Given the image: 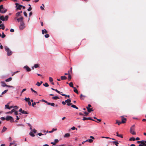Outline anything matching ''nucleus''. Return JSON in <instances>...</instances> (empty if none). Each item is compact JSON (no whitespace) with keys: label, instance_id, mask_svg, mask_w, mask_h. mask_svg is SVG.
<instances>
[{"label":"nucleus","instance_id":"obj_1","mask_svg":"<svg viewBox=\"0 0 146 146\" xmlns=\"http://www.w3.org/2000/svg\"><path fill=\"white\" fill-rule=\"evenodd\" d=\"M5 49L6 51L7 52V55L8 56H10L11 55L12 52L10 50L9 48L7 46H5Z\"/></svg>","mask_w":146,"mask_h":146},{"label":"nucleus","instance_id":"obj_2","mask_svg":"<svg viewBox=\"0 0 146 146\" xmlns=\"http://www.w3.org/2000/svg\"><path fill=\"white\" fill-rule=\"evenodd\" d=\"M135 129V125H133L130 128V132L131 134L133 135H135L136 133L134 131Z\"/></svg>","mask_w":146,"mask_h":146},{"label":"nucleus","instance_id":"obj_3","mask_svg":"<svg viewBox=\"0 0 146 146\" xmlns=\"http://www.w3.org/2000/svg\"><path fill=\"white\" fill-rule=\"evenodd\" d=\"M8 15H6L4 17L3 15H2L0 17V19L3 21H6L8 20Z\"/></svg>","mask_w":146,"mask_h":146},{"label":"nucleus","instance_id":"obj_4","mask_svg":"<svg viewBox=\"0 0 146 146\" xmlns=\"http://www.w3.org/2000/svg\"><path fill=\"white\" fill-rule=\"evenodd\" d=\"M6 120L7 121H9L10 122L12 123L14 122V119L11 116H7L6 118Z\"/></svg>","mask_w":146,"mask_h":146},{"label":"nucleus","instance_id":"obj_5","mask_svg":"<svg viewBox=\"0 0 146 146\" xmlns=\"http://www.w3.org/2000/svg\"><path fill=\"white\" fill-rule=\"evenodd\" d=\"M20 24L19 29L20 30H22L25 27V24L24 22H21Z\"/></svg>","mask_w":146,"mask_h":146},{"label":"nucleus","instance_id":"obj_6","mask_svg":"<svg viewBox=\"0 0 146 146\" xmlns=\"http://www.w3.org/2000/svg\"><path fill=\"white\" fill-rule=\"evenodd\" d=\"M15 4L16 5V7L17 9H21V7L23 6V5H20L19 3H16Z\"/></svg>","mask_w":146,"mask_h":146},{"label":"nucleus","instance_id":"obj_7","mask_svg":"<svg viewBox=\"0 0 146 146\" xmlns=\"http://www.w3.org/2000/svg\"><path fill=\"white\" fill-rule=\"evenodd\" d=\"M83 120H92V121H94L96 122H97L96 121H95L93 119H92L91 117H83V119H82Z\"/></svg>","mask_w":146,"mask_h":146},{"label":"nucleus","instance_id":"obj_8","mask_svg":"<svg viewBox=\"0 0 146 146\" xmlns=\"http://www.w3.org/2000/svg\"><path fill=\"white\" fill-rule=\"evenodd\" d=\"M24 68L25 69L27 72H30L31 69L27 65L25 66L24 67Z\"/></svg>","mask_w":146,"mask_h":146},{"label":"nucleus","instance_id":"obj_9","mask_svg":"<svg viewBox=\"0 0 146 146\" xmlns=\"http://www.w3.org/2000/svg\"><path fill=\"white\" fill-rule=\"evenodd\" d=\"M23 17H21L17 19V20L18 22H24L23 21Z\"/></svg>","mask_w":146,"mask_h":146},{"label":"nucleus","instance_id":"obj_10","mask_svg":"<svg viewBox=\"0 0 146 146\" xmlns=\"http://www.w3.org/2000/svg\"><path fill=\"white\" fill-rule=\"evenodd\" d=\"M1 86L3 87H5L7 86V85L6 84V83L4 82H1Z\"/></svg>","mask_w":146,"mask_h":146},{"label":"nucleus","instance_id":"obj_11","mask_svg":"<svg viewBox=\"0 0 146 146\" xmlns=\"http://www.w3.org/2000/svg\"><path fill=\"white\" fill-rule=\"evenodd\" d=\"M30 135L33 137H34L35 136V135L34 133L32 131V130H31L30 133H29Z\"/></svg>","mask_w":146,"mask_h":146},{"label":"nucleus","instance_id":"obj_12","mask_svg":"<svg viewBox=\"0 0 146 146\" xmlns=\"http://www.w3.org/2000/svg\"><path fill=\"white\" fill-rule=\"evenodd\" d=\"M9 103H8L7 104L5 105V109H7L9 110H10V107L9 106Z\"/></svg>","mask_w":146,"mask_h":146},{"label":"nucleus","instance_id":"obj_13","mask_svg":"<svg viewBox=\"0 0 146 146\" xmlns=\"http://www.w3.org/2000/svg\"><path fill=\"white\" fill-rule=\"evenodd\" d=\"M86 108L87 109L88 112L89 113H90L91 111H93V110H92V108H89L88 107H86Z\"/></svg>","mask_w":146,"mask_h":146},{"label":"nucleus","instance_id":"obj_14","mask_svg":"<svg viewBox=\"0 0 146 146\" xmlns=\"http://www.w3.org/2000/svg\"><path fill=\"white\" fill-rule=\"evenodd\" d=\"M8 91V90H5L2 93L1 95H0V97H2V95L6 93Z\"/></svg>","mask_w":146,"mask_h":146},{"label":"nucleus","instance_id":"obj_15","mask_svg":"<svg viewBox=\"0 0 146 146\" xmlns=\"http://www.w3.org/2000/svg\"><path fill=\"white\" fill-rule=\"evenodd\" d=\"M126 119L125 118H122V121H121V123H125Z\"/></svg>","mask_w":146,"mask_h":146},{"label":"nucleus","instance_id":"obj_16","mask_svg":"<svg viewBox=\"0 0 146 146\" xmlns=\"http://www.w3.org/2000/svg\"><path fill=\"white\" fill-rule=\"evenodd\" d=\"M3 9V10H1V13H5L7 11V9H4V8Z\"/></svg>","mask_w":146,"mask_h":146},{"label":"nucleus","instance_id":"obj_17","mask_svg":"<svg viewBox=\"0 0 146 146\" xmlns=\"http://www.w3.org/2000/svg\"><path fill=\"white\" fill-rule=\"evenodd\" d=\"M52 98L53 100H56L59 99V98L57 96H53Z\"/></svg>","mask_w":146,"mask_h":146},{"label":"nucleus","instance_id":"obj_18","mask_svg":"<svg viewBox=\"0 0 146 146\" xmlns=\"http://www.w3.org/2000/svg\"><path fill=\"white\" fill-rule=\"evenodd\" d=\"M61 79L62 80H65L67 79V77L65 76H61Z\"/></svg>","mask_w":146,"mask_h":146},{"label":"nucleus","instance_id":"obj_19","mask_svg":"<svg viewBox=\"0 0 146 146\" xmlns=\"http://www.w3.org/2000/svg\"><path fill=\"white\" fill-rule=\"evenodd\" d=\"M70 135L69 133H67L65 134L64 135V137H68L70 136Z\"/></svg>","mask_w":146,"mask_h":146},{"label":"nucleus","instance_id":"obj_20","mask_svg":"<svg viewBox=\"0 0 146 146\" xmlns=\"http://www.w3.org/2000/svg\"><path fill=\"white\" fill-rule=\"evenodd\" d=\"M74 89V91L77 94H79L76 88L75 87H74V88H73Z\"/></svg>","mask_w":146,"mask_h":146},{"label":"nucleus","instance_id":"obj_21","mask_svg":"<svg viewBox=\"0 0 146 146\" xmlns=\"http://www.w3.org/2000/svg\"><path fill=\"white\" fill-rule=\"evenodd\" d=\"M42 33L43 34H44V33H47V31L45 29H44H44L42 30Z\"/></svg>","mask_w":146,"mask_h":146},{"label":"nucleus","instance_id":"obj_22","mask_svg":"<svg viewBox=\"0 0 146 146\" xmlns=\"http://www.w3.org/2000/svg\"><path fill=\"white\" fill-rule=\"evenodd\" d=\"M12 80L11 77H9V78L6 79L5 80L6 82H9L11 81Z\"/></svg>","mask_w":146,"mask_h":146},{"label":"nucleus","instance_id":"obj_23","mask_svg":"<svg viewBox=\"0 0 146 146\" xmlns=\"http://www.w3.org/2000/svg\"><path fill=\"white\" fill-rule=\"evenodd\" d=\"M144 142H145V141L142 140V141H137V143H141V144H143V143Z\"/></svg>","mask_w":146,"mask_h":146},{"label":"nucleus","instance_id":"obj_24","mask_svg":"<svg viewBox=\"0 0 146 146\" xmlns=\"http://www.w3.org/2000/svg\"><path fill=\"white\" fill-rule=\"evenodd\" d=\"M15 112V109H13L11 111H9V112H7L6 113H12L13 112Z\"/></svg>","mask_w":146,"mask_h":146},{"label":"nucleus","instance_id":"obj_25","mask_svg":"<svg viewBox=\"0 0 146 146\" xmlns=\"http://www.w3.org/2000/svg\"><path fill=\"white\" fill-rule=\"evenodd\" d=\"M39 64H35L34 65V67L35 68H36L38 67H39Z\"/></svg>","mask_w":146,"mask_h":146},{"label":"nucleus","instance_id":"obj_26","mask_svg":"<svg viewBox=\"0 0 146 146\" xmlns=\"http://www.w3.org/2000/svg\"><path fill=\"white\" fill-rule=\"evenodd\" d=\"M112 142L116 145V146H118L117 144H118V143L117 141H113Z\"/></svg>","mask_w":146,"mask_h":146},{"label":"nucleus","instance_id":"obj_27","mask_svg":"<svg viewBox=\"0 0 146 146\" xmlns=\"http://www.w3.org/2000/svg\"><path fill=\"white\" fill-rule=\"evenodd\" d=\"M57 130V129H54L53 128L51 131H49V133H52L54 131H56Z\"/></svg>","mask_w":146,"mask_h":146},{"label":"nucleus","instance_id":"obj_28","mask_svg":"<svg viewBox=\"0 0 146 146\" xmlns=\"http://www.w3.org/2000/svg\"><path fill=\"white\" fill-rule=\"evenodd\" d=\"M118 137H121V138H123V136L121 135H119L118 134V132L116 133V135Z\"/></svg>","mask_w":146,"mask_h":146},{"label":"nucleus","instance_id":"obj_29","mask_svg":"<svg viewBox=\"0 0 146 146\" xmlns=\"http://www.w3.org/2000/svg\"><path fill=\"white\" fill-rule=\"evenodd\" d=\"M71 107L74 108H75L76 109H78V108L74 105H72Z\"/></svg>","mask_w":146,"mask_h":146},{"label":"nucleus","instance_id":"obj_30","mask_svg":"<svg viewBox=\"0 0 146 146\" xmlns=\"http://www.w3.org/2000/svg\"><path fill=\"white\" fill-rule=\"evenodd\" d=\"M69 85L70 87H72L73 88L74 87L73 86V83L72 82H70L69 83Z\"/></svg>","mask_w":146,"mask_h":146},{"label":"nucleus","instance_id":"obj_31","mask_svg":"<svg viewBox=\"0 0 146 146\" xmlns=\"http://www.w3.org/2000/svg\"><path fill=\"white\" fill-rule=\"evenodd\" d=\"M7 129V128L5 127H3V129L2 130V132H4Z\"/></svg>","mask_w":146,"mask_h":146},{"label":"nucleus","instance_id":"obj_32","mask_svg":"<svg viewBox=\"0 0 146 146\" xmlns=\"http://www.w3.org/2000/svg\"><path fill=\"white\" fill-rule=\"evenodd\" d=\"M21 113L23 114H28V113L26 111L24 110H23Z\"/></svg>","mask_w":146,"mask_h":146},{"label":"nucleus","instance_id":"obj_33","mask_svg":"<svg viewBox=\"0 0 146 146\" xmlns=\"http://www.w3.org/2000/svg\"><path fill=\"white\" fill-rule=\"evenodd\" d=\"M65 102L66 103H70L71 101V100L70 99H67V100H66Z\"/></svg>","mask_w":146,"mask_h":146},{"label":"nucleus","instance_id":"obj_34","mask_svg":"<svg viewBox=\"0 0 146 146\" xmlns=\"http://www.w3.org/2000/svg\"><path fill=\"white\" fill-rule=\"evenodd\" d=\"M24 100L26 102H28L29 101L30 98H25Z\"/></svg>","mask_w":146,"mask_h":146},{"label":"nucleus","instance_id":"obj_35","mask_svg":"<svg viewBox=\"0 0 146 146\" xmlns=\"http://www.w3.org/2000/svg\"><path fill=\"white\" fill-rule=\"evenodd\" d=\"M61 95L62 96H64L65 98H66V97L69 98V97H70V95H67L65 94H61Z\"/></svg>","mask_w":146,"mask_h":146},{"label":"nucleus","instance_id":"obj_36","mask_svg":"<svg viewBox=\"0 0 146 146\" xmlns=\"http://www.w3.org/2000/svg\"><path fill=\"white\" fill-rule=\"evenodd\" d=\"M44 86L46 87H48L49 86V85L47 83H45L44 84H43Z\"/></svg>","mask_w":146,"mask_h":146},{"label":"nucleus","instance_id":"obj_37","mask_svg":"<svg viewBox=\"0 0 146 146\" xmlns=\"http://www.w3.org/2000/svg\"><path fill=\"white\" fill-rule=\"evenodd\" d=\"M41 85V83H40L38 82H37L36 84V85L38 86H39Z\"/></svg>","mask_w":146,"mask_h":146},{"label":"nucleus","instance_id":"obj_38","mask_svg":"<svg viewBox=\"0 0 146 146\" xmlns=\"http://www.w3.org/2000/svg\"><path fill=\"white\" fill-rule=\"evenodd\" d=\"M135 140V139L134 137H131L129 139V141H134Z\"/></svg>","mask_w":146,"mask_h":146},{"label":"nucleus","instance_id":"obj_39","mask_svg":"<svg viewBox=\"0 0 146 146\" xmlns=\"http://www.w3.org/2000/svg\"><path fill=\"white\" fill-rule=\"evenodd\" d=\"M116 123L118 125H119L120 124L122 123H121V121H118L117 120H116Z\"/></svg>","mask_w":146,"mask_h":146},{"label":"nucleus","instance_id":"obj_40","mask_svg":"<svg viewBox=\"0 0 146 146\" xmlns=\"http://www.w3.org/2000/svg\"><path fill=\"white\" fill-rule=\"evenodd\" d=\"M31 90L32 92H33L35 93H36V94H37V92L36 91H35V90H34L32 88H31Z\"/></svg>","mask_w":146,"mask_h":146},{"label":"nucleus","instance_id":"obj_41","mask_svg":"<svg viewBox=\"0 0 146 146\" xmlns=\"http://www.w3.org/2000/svg\"><path fill=\"white\" fill-rule=\"evenodd\" d=\"M3 9V5H1L0 6V12H1V11L2 10V9Z\"/></svg>","mask_w":146,"mask_h":146},{"label":"nucleus","instance_id":"obj_42","mask_svg":"<svg viewBox=\"0 0 146 146\" xmlns=\"http://www.w3.org/2000/svg\"><path fill=\"white\" fill-rule=\"evenodd\" d=\"M20 13L19 12H17L15 15L16 17H18L20 16Z\"/></svg>","mask_w":146,"mask_h":146},{"label":"nucleus","instance_id":"obj_43","mask_svg":"<svg viewBox=\"0 0 146 146\" xmlns=\"http://www.w3.org/2000/svg\"><path fill=\"white\" fill-rule=\"evenodd\" d=\"M49 80L50 82H52L53 81V79L52 78L50 77L49 78Z\"/></svg>","mask_w":146,"mask_h":146},{"label":"nucleus","instance_id":"obj_44","mask_svg":"<svg viewBox=\"0 0 146 146\" xmlns=\"http://www.w3.org/2000/svg\"><path fill=\"white\" fill-rule=\"evenodd\" d=\"M18 108V107L17 106H14V109H15V110H17Z\"/></svg>","mask_w":146,"mask_h":146},{"label":"nucleus","instance_id":"obj_45","mask_svg":"<svg viewBox=\"0 0 146 146\" xmlns=\"http://www.w3.org/2000/svg\"><path fill=\"white\" fill-rule=\"evenodd\" d=\"M17 126H21L23 127H24V126L22 124H17Z\"/></svg>","mask_w":146,"mask_h":146},{"label":"nucleus","instance_id":"obj_46","mask_svg":"<svg viewBox=\"0 0 146 146\" xmlns=\"http://www.w3.org/2000/svg\"><path fill=\"white\" fill-rule=\"evenodd\" d=\"M2 27H1V28H0V29H2V30H4V29L5 28V26L4 25V24H3V25L2 26Z\"/></svg>","mask_w":146,"mask_h":146},{"label":"nucleus","instance_id":"obj_47","mask_svg":"<svg viewBox=\"0 0 146 146\" xmlns=\"http://www.w3.org/2000/svg\"><path fill=\"white\" fill-rule=\"evenodd\" d=\"M6 87H9V88H12L13 89L14 88V86H11L7 85V86H6Z\"/></svg>","mask_w":146,"mask_h":146},{"label":"nucleus","instance_id":"obj_48","mask_svg":"<svg viewBox=\"0 0 146 146\" xmlns=\"http://www.w3.org/2000/svg\"><path fill=\"white\" fill-rule=\"evenodd\" d=\"M45 37L46 38H48L49 37V35L48 34H46L45 35Z\"/></svg>","mask_w":146,"mask_h":146},{"label":"nucleus","instance_id":"obj_49","mask_svg":"<svg viewBox=\"0 0 146 146\" xmlns=\"http://www.w3.org/2000/svg\"><path fill=\"white\" fill-rule=\"evenodd\" d=\"M23 13H24V15L25 17H27V13H26V12H25V11Z\"/></svg>","mask_w":146,"mask_h":146},{"label":"nucleus","instance_id":"obj_50","mask_svg":"<svg viewBox=\"0 0 146 146\" xmlns=\"http://www.w3.org/2000/svg\"><path fill=\"white\" fill-rule=\"evenodd\" d=\"M46 133H45L44 134V135H46ZM38 135L39 136H40L41 135H44V134H42L41 133H38Z\"/></svg>","mask_w":146,"mask_h":146},{"label":"nucleus","instance_id":"obj_51","mask_svg":"<svg viewBox=\"0 0 146 146\" xmlns=\"http://www.w3.org/2000/svg\"><path fill=\"white\" fill-rule=\"evenodd\" d=\"M50 105L53 107H54L55 106V104L54 103H50Z\"/></svg>","mask_w":146,"mask_h":146},{"label":"nucleus","instance_id":"obj_52","mask_svg":"<svg viewBox=\"0 0 146 146\" xmlns=\"http://www.w3.org/2000/svg\"><path fill=\"white\" fill-rule=\"evenodd\" d=\"M88 142L90 143H92L93 142V140L92 139H88Z\"/></svg>","mask_w":146,"mask_h":146},{"label":"nucleus","instance_id":"obj_53","mask_svg":"<svg viewBox=\"0 0 146 146\" xmlns=\"http://www.w3.org/2000/svg\"><path fill=\"white\" fill-rule=\"evenodd\" d=\"M32 131L34 133H35L36 132V129H33V130Z\"/></svg>","mask_w":146,"mask_h":146},{"label":"nucleus","instance_id":"obj_54","mask_svg":"<svg viewBox=\"0 0 146 146\" xmlns=\"http://www.w3.org/2000/svg\"><path fill=\"white\" fill-rule=\"evenodd\" d=\"M14 112V114L15 115H17L18 114V111H15V112Z\"/></svg>","mask_w":146,"mask_h":146},{"label":"nucleus","instance_id":"obj_55","mask_svg":"<svg viewBox=\"0 0 146 146\" xmlns=\"http://www.w3.org/2000/svg\"><path fill=\"white\" fill-rule=\"evenodd\" d=\"M71 129L72 130H74L75 129H76V130L77 129V128H76L74 127H71Z\"/></svg>","mask_w":146,"mask_h":146},{"label":"nucleus","instance_id":"obj_56","mask_svg":"<svg viewBox=\"0 0 146 146\" xmlns=\"http://www.w3.org/2000/svg\"><path fill=\"white\" fill-rule=\"evenodd\" d=\"M1 119L3 120H6V118H5L4 117H1Z\"/></svg>","mask_w":146,"mask_h":146},{"label":"nucleus","instance_id":"obj_57","mask_svg":"<svg viewBox=\"0 0 146 146\" xmlns=\"http://www.w3.org/2000/svg\"><path fill=\"white\" fill-rule=\"evenodd\" d=\"M54 141L55 143H57L58 142V139H54Z\"/></svg>","mask_w":146,"mask_h":146},{"label":"nucleus","instance_id":"obj_58","mask_svg":"<svg viewBox=\"0 0 146 146\" xmlns=\"http://www.w3.org/2000/svg\"><path fill=\"white\" fill-rule=\"evenodd\" d=\"M32 9V8L31 7H29L28 9L27 10L28 11H30Z\"/></svg>","mask_w":146,"mask_h":146},{"label":"nucleus","instance_id":"obj_59","mask_svg":"<svg viewBox=\"0 0 146 146\" xmlns=\"http://www.w3.org/2000/svg\"><path fill=\"white\" fill-rule=\"evenodd\" d=\"M26 88L23 89L22 90V91H21V94H22V93H23L25 91H26Z\"/></svg>","mask_w":146,"mask_h":146},{"label":"nucleus","instance_id":"obj_60","mask_svg":"<svg viewBox=\"0 0 146 146\" xmlns=\"http://www.w3.org/2000/svg\"><path fill=\"white\" fill-rule=\"evenodd\" d=\"M68 78L69 80L71 79V76H70V74L68 76Z\"/></svg>","mask_w":146,"mask_h":146},{"label":"nucleus","instance_id":"obj_61","mask_svg":"<svg viewBox=\"0 0 146 146\" xmlns=\"http://www.w3.org/2000/svg\"><path fill=\"white\" fill-rule=\"evenodd\" d=\"M62 104L63 105H64L66 104V102H65V101H62Z\"/></svg>","mask_w":146,"mask_h":146},{"label":"nucleus","instance_id":"obj_62","mask_svg":"<svg viewBox=\"0 0 146 146\" xmlns=\"http://www.w3.org/2000/svg\"><path fill=\"white\" fill-rule=\"evenodd\" d=\"M72 105V104L71 103H67V105L68 106H70L71 105Z\"/></svg>","mask_w":146,"mask_h":146},{"label":"nucleus","instance_id":"obj_63","mask_svg":"<svg viewBox=\"0 0 146 146\" xmlns=\"http://www.w3.org/2000/svg\"><path fill=\"white\" fill-rule=\"evenodd\" d=\"M14 31V29H11L10 30V31L11 32H13Z\"/></svg>","mask_w":146,"mask_h":146},{"label":"nucleus","instance_id":"obj_64","mask_svg":"<svg viewBox=\"0 0 146 146\" xmlns=\"http://www.w3.org/2000/svg\"><path fill=\"white\" fill-rule=\"evenodd\" d=\"M36 103L35 102H34L32 104V106L34 107V106L36 105Z\"/></svg>","mask_w":146,"mask_h":146}]
</instances>
